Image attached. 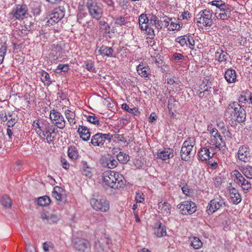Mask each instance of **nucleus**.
Wrapping results in <instances>:
<instances>
[{
    "label": "nucleus",
    "instance_id": "obj_60",
    "mask_svg": "<svg viewBox=\"0 0 252 252\" xmlns=\"http://www.w3.org/2000/svg\"><path fill=\"white\" fill-rule=\"evenodd\" d=\"M198 96L200 98H203L205 96V95L206 94V95L209 94V93L208 92V89H204V90L203 91H201L200 90L198 91L197 93Z\"/></svg>",
    "mask_w": 252,
    "mask_h": 252
},
{
    "label": "nucleus",
    "instance_id": "obj_64",
    "mask_svg": "<svg viewBox=\"0 0 252 252\" xmlns=\"http://www.w3.org/2000/svg\"><path fill=\"white\" fill-rule=\"evenodd\" d=\"M26 252H35L34 248L30 243H26Z\"/></svg>",
    "mask_w": 252,
    "mask_h": 252
},
{
    "label": "nucleus",
    "instance_id": "obj_51",
    "mask_svg": "<svg viewBox=\"0 0 252 252\" xmlns=\"http://www.w3.org/2000/svg\"><path fill=\"white\" fill-rule=\"evenodd\" d=\"M175 20H176L175 19H172V20L170 23L169 26L168 27V30L174 31V30H179L180 26L179 25H178L175 23Z\"/></svg>",
    "mask_w": 252,
    "mask_h": 252
},
{
    "label": "nucleus",
    "instance_id": "obj_49",
    "mask_svg": "<svg viewBox=\"0 0 252 252\" xmlns=\"http://www.w3.org/2000/svg\"><path fill=\"white\" fill-rule=\"evenodd\" d=\"M115 176L116 180H115V181L114 180L113 183H115V184L116 185L117 184H118V182L120 181V182H122L123 183V187H124L125 185V180L124 176L122 174H120L119 173H118V172H115Z\"/></svg>",
    "mask_w": 252,
    "mask_h": 252
},
{
    "label": "nucleus",
    "instance_id": "obj_2",
    "mask_svg": "<svg viewBox=\"0 0 252 252\" xmlns=\"http://www.w3.org/2000/svg\"><path fill=\"white\" fill-rule=\"evenodd\" d=\"M32 126L39 137L45 136L47 133L55 131V126L45 119L35 120L33 122Z\"/></svg>",
    "mask_w": 252,
    "mask_h": 252
},
{
    "label": "nucleus",
    "instance_id": "obj_12",
    "mask_svg": "<svg viewBox=\"0 0 252 252\" xmlns=\"http://www.w3.org/2000/svg\"><path fill=\"white\" fill-rule=\"evenodd\" d=\"M180 213L184 215H191L196 211L195 203L191 201L186 200L177 205Z\"/></svg>",
    "mask_w": 252,
    "mask_h": 252
},
{
    "label": "nucleus",
    "instance_id": "obj_31",
    "mask_svg": "<svg viewBox=\"0 0 252 252\" xmlns=\"http://www.w3.org/2000/svg\"><path fill=\"white\" fill-rule=\"evenodd\" d=\"M40 218L43 220H46L47 222L50 224L57 223L60 219L59 217L56 215H51L50 216H47L44 213H42L41 214Z\"/></svg>",
    "mask_w": 252,
    "mask_h": 252
},
{
    "label": "nucleus",
    "instance_id": "obj_56",
    "mask_svg": "<svg viewBox=\"0 0 252 252\" xmlns=\"http://www.w3.org/2000/svg\"><path fill=\"white\" fill-rule=\"evenodd\" d=\"M160 19L161 20V22L163 24V27L168 29V27L169 26L172 18H170L167 17H163L162 18H161Z\"/></svg>",
    "mask_w": 252,
    "mask_h": 252
},
{
    "label": "nucleus",
    "instance_id": "obj_14",
    "mask_svg": "<svg viewBox=\"0 0 252 252\" xmlns=\"http://www.w3.org/2000/svg\"><path fill=\"white\" fill-rule=\"evenodd\" d=\"M236 174H234L237 180V184L240 185L245 193H247L251 189V183L246 180L243 175L238 171H235Z\"/></svg>",
    "mask_w": 252,
    "mask_h": 252
},
{
    "label": "nucleus",
    "instance_id": "obj_43",
    "mask_svg": "<svg viewBox=\"0 0 252 252\" xmlns=\"http://www.w3.org/2000/svg\"><path fill=\"white\" fill-rule=\"evenodd\" d=\"M242 173L248 179H252V167L247 166L243 168Z\"/></svg>",
    "mask_w": 252,
    "mask_h": 252
},
{
    "label": "nucleus",
    "instance_id": "obj_50",
    "mask_svg": "<svg viewBox=\"0 0 252 252\" xmlns=\"http://www.w3.org/2000/svg\"><path fill=\"white\" fill-rule=\"evenodd\" d=\"M187 46H186V47H189L190 49H193L195 45V41L193 37L190 34H187Z\"/></svg>",
    "mask_w": 252,
    "mask_h": 252
},
{
    "label": "nucleus",
    "instance_id": "obj_48",
    "mask_svg": "<svg viewBox=\"0 0 252 252\" xmlns=\"http://www.w3.org/2000/svg\"><path fill=\"white\" fill-rule=\"evenodd\" d=\"M85 117H86L87 120L90 123L95 125H99V120L97 117L95 116L94 115L85 116Z\"/></svg>",
    "mask_w": 252,
    "mask_h": 252
},
{
    "label": "nucleus",
    "instance_id": "obj_9",
    "mask_svg": "<svg viewBox=\"0 0 252 252\" xmlns=\"http://www.w3.org/2000/svg\"><path fill=\"white\" fill-rule=\"evenodd\" d=\"M150 15L149 17L146 14H142L139 17V24L142 31H148V34L151 39L155 36V31L153 27H150Z\"/></svg>",
    "mask_w": 252,
    "mask_h": 252
},
{
    "label": "nucleus",
    "instance_id": "obj_40",
    "mask_svg": "<svg viewBox=\"0 0 252 252\" xmlns=\"http://www.w3.org/2000/svg\"><path fill=\"white\" fill-rule=\"evenodd\" d=\"M88 17V14L86 13L80 12L77 14V22L82 25H85V22Z\"/></svg>",
    "mask_w": 252,
    "mask_h": 252
},
{
    "label": "nucleus",
    "instance_id": "obj_45",
    "mask_svg": "<svg viewBox=\"0 0 252 252\" xmlns=\"http://www.w3.org/2000/svg\"><path fill=\"white\" fill-rule=\"evenodd\" d=\"M127 23V18L123 16H120L115 20V24L120 26L126 25Z\"/></svg>",
    "mask_w": 252,
    "mask_h": 252
},
{
    "label": "nucleus",
    "instance_id": "obj_18",
    "mask_svg": "<svg viewBox=\"0 0 252 252\" xmlns=\"http://www.w3.org/2000/svg\"><path fill=\"white\" fill-rule=\"evenodd\" d=\"M73 247L78 251L84 252L88 248V242L82 238H75L72 240Z\"/></svg>",
    "mask_w": 252,
    "mask_h": 252
},
{
    "label": "nucleus",
    "instance_id": "obj_17",
    "mask_svg": "<svg viewBox=\"0 0 252 252\" xmlns=\"http://www.w3.org/2000/svg\"><path fill=\"white\" fill-rule=\"evenodd\" d=\"M220 12H216V15L218 19L222 20L228 19L231 17V12L232 11L231 6L227 4L225 5V8L219 9Z\"/></svg>",
    "mask_w": 252,
    "mask_h": 252
},
{
    "label": "nucleus",
    "instance_id": "obj_27",
    "mask_svg": "<svg viewBox=\"0 0 252 252\" xmlns=\"http://www.w3.org/2000/svg\"><path fill=\"white\" fill-rule=\"evenodd\" d=\"M229 194L232 202L234 204H237L241 202V196L235 188H232L229 189Z\"/></svg>",
    "mask_w": 252,
    "mask_h": 252
},
{
    "label": "nucleus",
    "instance_id": "obj_21",
    "mask_svg": "<svg viewBox=\"0 0 252 252\" xmlns=\"http://www.w3.org/2000/svg\"><path fill=\"white\" fill-rule=\"evenodd\" d=\"M137 71L139 75L145 78H149L151 75V71L148 65L144 64L143 63H140L137 66Z\"/></svg>",
    "mask_w": 252,
    "mask_h": 252
},
{
    "label": "nucleus",
    "instance_id": "obj_7",
    "mask_svg": "<svg viewBox=\"0 0 252 252\" xmlns=\"http://www.w3.org/2000/svg\"><path fill=\"white\" fill-rule=\"evenodd\" d=\"M28 14V8L26 4H18L9 13L11 20L13 19L18 20H23Z\"/></svg>",
    "mask_w": 252,
    "mask_h": 252
},
{
    "label": "nucleus",
    "instance_id": "obj_23",
    "mask_svg": "<svg viewBox=\"0 0 252 252\" xmlns=\"http://www.w3.org/2000/svg\"><path fill=\"white\" fill-rule=\"evenodd\" d=\"M150 27L154 26L155 29L157 30L158 32L163 27L161 20H159L156 16L153 14H150Z\"/></svg>",
    "mask_w": 252,
    "mask_h": 252
},
{
    "label": "nucleus",
    "instance_id": "obj_28",
    "mask_svg": "<svg viewBox=\"0 0 252 252\" xmlns=\"http://www.w3.org/2000/svg\"><path fill=\"white\" fill-rule=\"evenodd\" d=\"M98 52L102 56H106L107 57H114V50L112 47L102 45L99 49Z\"/></svg>",
    "mask_w": 252,
    "mask_h": 252
},
{
    "label": "nucleus",
    "instance_id": "obj_5",
    "mask_svg": "<svg viewBox=\"0 0 252 252\" xmlns=\"http://www.w3.org/2000/svg\"><path fill=\"white\" fill-rule=\"evenodd\" d=\"M212 17L213 13L209 9L201 10L196 15V22L204 26L210 27L214 23Z\"/></svg>",
    "mask_w": 252,
    "mask_h": 252
},
{
    "label": "nucleus",
    "instance_id": "obj_24",
    "mask_svg": "<svg viewBox=\"0 0 252 252\" xmlns=\"http://www.w3.org/2000/svg\"><path fill=\"white\" fill-rule=\"evenodd\" d=\"M211 144L217 148H220L225 145V143L221 135L219 133L216 136H211Z\"/></svg>",
    "mask_w": 252,
    "mask_h": 252
},
{
    "label": "nucleus",
    "instance_id": "obj_61",
    "mask_svg": "<svg viewBox=\"0 0 252 252\" xmlns=\"http://www.w3.org/2000/svg\"><path fill=\"white\" fill-rule=\"evenodd\" d=\"M102 1L105 3L108 7L111 8L112 9H114V2L113 0H102Z\"/></svg>",
    "mask_w": 252,
    "mask_h": 252
},
{
    "label": "nucleus",
    "instance_id": "obj_20",
    "mask_svg": "<svg viewBox=\"0 0 252 252\" xmlns=\"http://www.w3.org/2000/svg\"><path fill=\"white\" fill-rule=\"evenodd\" d=\"M174 150L171 148H166L158 152L157 158L166 160L174 157Z\"/></svg>",
    "mask_w": 252,
    "mask_h": 252
},
{
    "label": "nucleus",
    "instance_id": "obj_11",
    "mask_svg": "<svg viewBox=\"0 0 252 252\" xmlns=\"http://www.w3.org/2000/svg\"><path fill=\"white\" fill-rule=\"evenodd\" d=\"M115 172L107 170L105 171L103 173V181L106 185L108 186L111 188L114 189H118L121 188H123V183L121 182H119L118 184L116 185L115 183H114V180L115 181Z\"/></svg>",
    "mask_w": 252,
    "mask_h": 252
},
{
    "label": "nucleus",
    "instance_id": "obj_10",
    "mask_svg": "<svg viewBox=\"0 0 252 252\" xmlns=\"http://www.w3.org/2000/svg\"><path fill=\"white\" fill-rule=\"evenodd\" d=\"M65 11L63 6H59L55 8L53 12L48 15L46 22L48 26L53 25L57 23L64 16Z\"/></svg>",
    "mask_w": 252,
    "mask_h": 252
},
{
    "label": "nucleus",
    "instance_id": "obj_47",
    "mask_svg": "<svg viewBox=\"0 0 252 252\" xmlns=\"http://www.w3.org/2000/svg\"><path fill=\"white\" fill-rule=\"evenodd\" d=\"M122 108L129 113L133 114L134 115H136V113L138 112V109L137 108L134 107L133 108H130L126 103H123L122 105Z\"/></svg>",
    "mask_w": 252,
    "mask_h": 252
},
{
    "label": "nucleus",
    "instance_id": "obj_38",
    "mask_svg": "<svg viewBox=\"0 0 252 252\" xmlns=\"http://www.w3.org/2000/svg\"><path fill=\"white\" fill-rule=\"evenodd\" d=\"M117 158L120 162L123 164H126L129 161V157L126 153L120 152L117 155Z\"/></svg>",
    "mask_w": 252,
    "mask_h": 252
},
{
    "label": "nucleus",
    "instance_id": "obj_30",
    "mask_svg": "<svg viewBox=\"0 0 252 252\" xmlns=\"http://www.w3.org/2000/svg\"><path fill=\"white\" fill-rule=\"evenodd\" d=\"M229 57V55L227 52L222 50H220V51H218L215 53V58L220 63L227 61Z\"/></svg>",
    "mask_w": 252,
    "mask_h": 252
},
{
    "label": "nucleus",
    "instance_id": "obj_55",
    "mask_svg": "<svg viewBox=\"0 0 252 252\" xmlns=\"http://www.w3.org/2000/svg\"><path fill=\"white\" fill-rule=\"evenodd\" d=\"M69 69V66L67 64H59L57 68V70H60L63 72H67Z\"/></svg>",
    "mask_w": 252,
    "mask_h": 252
},
{
    "label": "nucleus",
    "instance_id": "obj_41",
    "mask_svg": "<svg viewBox=\"0 0 252 252\" xmlns=\"http://www.w3.org/2000/svg\"><path fill=\"white\" fill-rule=\"evenodd\" d=\"M41 78L42 82L47 86L50 85L52 83L49 74L45 71H43L42 73Z\"/></svg>",
    "mask_w": 252,
    "mask_h": 252
},
{
    "label": "nucleus",
    "instance_id": "obj_44",
    "mask_svg": "<svg viewBox=\"0 0 252 252\" xmlns=\"http://www.w3.org/2000/svg\"><path fill=\"white\" fill-rule=\"evenodd\" d=\"M55 133V131H50L47 134H45V136L39 137L41 139H46L48 143H51L55 139V136L53 134Z\"/></svg>",
    "mask_w": 252,
    "mask_h": 252
},
{
    "label": "nucleus",
    "instance_id": "obj_3",
    "mask_svg": "<svg viewBox=\"0 0 252 252\" xmlns=\"http://www.w3.org/2000/svg\"><path fill=\"white\" fill-rule=\"evenodd\" d=\"M92 207L96 210L106 212L109 209V202L105 197L94 195L90 199Z\"/></svg>",
    "mask_w": 252,
    "mask_h": 252
},
{
    "label": "nucleus",
    "instance_id": "obj_13",
    "mask_svg": "<svg viewBox=\"0 0 252 252\" xmlns=\"http://www.w3.org/2000/svg\"><path fill=\"white\" fill-rule=\"evenodd\" d=\"M50 119L60 129H63L65 126V121L63 117L57 109H52L50 112Z\"/></svg>",
    "mask_w": 252,
    "mask_h": 252
},
{
    "label": "nucleus",
    "instance_id": "obj_35",
    "mask_svg": "<svg viewBox=\"0 0 252 252\" xmlns=\"http://www.w3.org/2000/svg\"><path fill=\"white\" fill-rule=\"evenodd\" d=\"M158 209L162 211L164 214L167 215L170 213V205L167 202H162L158 203Z\"/></svg>",
    "mask_w": 252,
    "mask_h": 252
},
{
    "label": "nucleus",
    "instance_id": "obj_54",
    "mask_svg": "<svg viewBox=\"0 0 252 252\" xmlns=\"http://www.w3.org/2000/svg\"><path fill=\"white\" fill-rule=\"evenodd\" d=\"M62 50H63V49L62 48V46L59 44H54L52 45V51L53 52H56V54L59 53V55H60Z\"/></svg>",
    "mask_w": 252,
    "mask_h": 252
},
{
    "label": "nucleus",
    "instance_id": "obj_19",
    "mask_svg": "<svg viewBox=\"0 0 252 252\" xmlns=\"http://www.w3.org/2000/svg\"><path fill=\"white\" fill-rule=\"evenodd\" d=\"M250 156V150L248 147L243 145L239 148L238 152V158L239 160L247 162L249 160Z\"/></svg>",
    "mask_w": 252,
    "mask_h": 252
},
{
    "label": "nucleus",
    "instance_id": "obj_16",
    "mask_svg": "<svg viewBox=\"0 0 252 252\" xmlns=\"http://www.w3.org/2000/svg\"><path fill=\"white\" fill-rule=\"evenodd\" d=\"M213 150V148L212 147L209 149L206 147L201 148L198 153L199 160L207 161L213 158L214 155Z\"/></svg>",
    "mask_w": 252,
    "mask_h": 252
},
{
    "label": "nucleus",
    "instance_id": "obj_8",
    "mask_svg": "<svg viewBox=\"0 0 252 252\" xmlns=\"http://www.w3.org/2000/svg\"><path fill=\"white\" fill-rule=\"evenodd\" d=\"M112 138L113 135L110 133H97L92 136L91 143L94 146L104 147L105 143H110Z\"/></svg>",
    "mask_w": 252,
    "mask_h": 252
},
{
    "label": "nucleus",
    "instance_id": "obj_15",
    "mask_svg": "<svg viewBox=\"0 0 252 252\" xmlns=\"http://www.w3.org/2000/svg\"><path fill=\"white\" fill-rule=\"evenodd\" d=\"M223 205H224L223 200L220 198H215L210 201L206 211L209 215L212 214Z\"/></svg>",
    "mask_w": 252,
    "mask_h": 252
},
{
    "label": "nucleus",
    "instance_id": "obj_29",
    "mask_svg": "<svg viewBox=\"0 0 252 252\" xmlns=\"http://www.w3.org/2000/svg\"><path fill=\"white\" fill-rule=\"evenodd\" d=\"M155 233L158 237H161L166 235L165 227L162 225L161 222H158L156 224Z\"/></svg>",
    "mask_w": 252,
    "mask_h": 252
},
{
    "label": "nucleus",
    "instance_id": "obj_22",
    "mask_svg": "<svg viewBox=\"0 0 252 252\" xmlns=\"http://www.w3.org/2000/svg\"><path fill=\"white\" fill-rule=\"evenodd\" d=\"M102 164L109 168L113 169L118 165L117 161L111 155L107 154L104 157Z\"/></svg>",
    "mask_w": 252,
    "mask_h": 252
},
{
    "label": "nucleus",
    "instance_id": "obj_4",
    "mask_svg": "<svg viewBox=\"0 0 252 252\" xmlns=\"http://www.w3.org/2000/svg\"><path fill=\"white\" fill-rule=\"evenodd\" d=\"M86 6L90 15L97 20H99L103 14L102 6L94 0H87Z\"/></svg>",
    "mask_w": 252,
    "mask_h": 252
},
{
    "label": "nucleus",
    "instance_id": "obj_25",
    "mask_svg": "<svg viewBox=\"0 0 252 252\" xmlns=\"http://www.w3.org/2000/svg\"><path fill=\"white\" fill-rule=\"evenodd\" d=\"M77 132L80 135V137L84 141H87L90 139L91 133L87 126H79Z\"/></svg>",
    "mask_w": 252,
    "mask_h": 252
},
{
    "label": "nucleus",
    "instance_id": "obj_37",
    "mask_svg": "<svg viewBox=\"0 0 252 252\" xmlns=\"http://www.w3.org/2000/svg\"><path fill=\"white\" fill-rule=\"evenodd\" d=\"M50 203L51 200L47 195L39 197L37 200L38 205L41 206H47L49 205Z\"/></svg>",
    "mask_w": 252,
    "mask_h": 252
},
{
    "label": "nucleus",
    "instance_id": "obj_26",
    "mask_svg": "<svg viewBox=\"0 0 252 252\" xmlns=\"http://www.w3.org/2000/svg\"><path fill=\"white\" fill-rule=\"evenodd\" d=\"M224 78L228 83H233L236 81V72L232 68L227 69L224 73Z\"/></svg>",
    "mask_w": 252,
    "mask_h": 252
},
{
    "label": "nucleus",
    "instance_id": "obj_32",
    "mask_svg": "<svg viewBox=\"0 0 252 252\" xmlns=\"http://www.w3.org/2000/svg\"><path fill=\"white\" fill-rule=\"evenodd\" d=\"M65 115L70 126H73L76 124L75 121V114L74 112L67 109L65 111Z\"/></svg>",
    "mask_w": 252,
    "mask_h": 252
},
{
    "label": "nucleus",
    "instance_id": "obj_62",
    "mask_svg": "<svg viewBox=\"0 0 252 252\" xmlns=\"http://www.w3.org/2000/svg\"><path fill=\"white\" fill-rule=\"evenodd\" d=\"M0 118L2 122H5L8 120L7 114L4 111H2L0 112Z\"/></svg>",
    "mask_w": 252,
    "mask_h": 252
},
{
    "label": "nucleus",
    "instance_id": "obj_34",
    "mask_svg": "<svg viewBox=\"0 0 252 252\" xmlns=\"http://www.w3.org/2000/svg\"><path fill=\"white\" fill-rule=\"evenodd\" d=\"M1 204L6 208H9L12 205V201L10 198L7 195H3L0 199Z\"/></svg>",
    "mask_w": 252,
    "mask_h": 252
},
{
    "label": "nucleus",
    "instance_id": "obj_63",
    "mask_svg": "<svg viewBox=\"0 0 252 252\" xmlns=\"http://www.w3.org/2000/svg\"><path fill=\"white\" fill-rule=\"evenodd\" d=\"M82 173L83 175L88 177H91L92 176L91 169L90 167L87 169L82 170Z\"/></svg>",
    "mask_w": 252,
    "mask_h": 252
},
{
    "label": "nucleus",
    "instance_id": "obj_57",
    "mask_svg": "<svg viewBox=\"0 0 252 252\" xmlns=\"http://www.w3.org/2000/svg\"><path fill=\"white\" fill-rule=\"evenodd\" d=\"M85 66L88 71H91L93 70L94 64L92 61H89L85 63Z\"/></svg>",
    "mask_w": 252,
    "mask_h": 252
},
{
    "label": "nucleus",
    "instance_id": "obj_46",
    "mask_svg": "<svg viewBox=\"0 0 252 252\" xmlns=\"http://www.w3.org/2000/svg\"><path fill=\"white\" fill-rule=\"evenodd\" d=\"M187 34L179 36L175 39L176 42L179 43L182 47L187 46Z\"/></svg>",
    "mask_w": 252,
    "mask_h": 252
},
{
    "label": "nucleus",
    "instance_id": "obj_42",
    "mask_svg": "<svg viewBox=\"0 0 252 252\" xmlns=\"http://www.w3.org/2000/svg\"><path fill=\"white\" fill-rule=\"evenodd\" d=\"M209 4L216 6L219 9L223 8V7L225 8V5L227 4V3H225V2L221 0H214L210 2Z\"/></svg>",
    "mask_w": 252,
    "mask_h": 252
},
{
    "label": "nucleus",
    "instance_id": "obj_52",
    "mask_svg": "<svg viewBox=\"0 0 252 252\" xmlns=\"http://www.w3.org/2000/svg\"><path fill=\"white\" fill-rule=\"evenodd\" d=\"M84 27V29L85 30L87 29H89L90 30H92L94 28V23L93 20H86L85 22V25H83Z\"/></svg>",
    "mask_w": 252,
    "mask_h": 252
},
{
    "label": "nucleus",
    "instance_id": "obj_6",
    "mask_svg": "<svg viewBox=\"0 0 252 252\" xmlns=\"http://www.w3.org/2000/svg\"><path fill=\"white\" fill-rule=\"evenodd\" d=\"M194 141L189 138L184 141L181 150V157L182 160L187 161L190 156H193L195 152H192V148L194 145Z\"/></svg>",
    "mask_w": 252,
    "mask_h": 252
},
{
    "label": "nucleus",
    "instance_id": "obj_33",
    "mask_svg": "<svg viewBox=\"0 0 252 252\" xmlns=\"http://www.w3.org/2000/svg\"><path fill=\"white\" fill-rule=\"evenodd\" d=\"M67 155L69 158L76 159L78 157L77 150L74 146H69L68 148Z\"/></svg>",
    "mask_w": 252,
    "mask_h": 252
},
{
    "label": "nucleus",
    "instance_id": "obj_39",
    "mask_svg": "<svg viewBox=\"0 0 252 252\" xmlns=\"http://www.w3.org/2000/svg\"><path fill=\"white\" fill-rule=\"evenodd\" d=\"M190 245L194 249H198L201 248L202 243L198 238L194 237L191 238Z\"/></svg>",
    "mask_w": 252,
    "mask_h": 252
},
{
    "label": "nucleus",
    "instance_id": "obj_1",
    "mask_svg": "<svg viewBox=\"0 0 252 252\" xmlns=\"http://www.w3.org/2000/svg\"><path fill=\"white\" fill-rule=\"evenodd\" d=\"M224 115L239 123L244 122L246 117L245 110L235 101L228 104L225 109Z\"/></svg>",
    "mask_w": 252,
    "mask_h": 252
},
{
    "label": "nucleus",
    "instance_id": "obj_36",
    "mask_svg": "<svg viewBox=\"0 0 252 252\" xmlns=\"http://www.w3.org/2000/svg\"><path fill=\"white\" fill-rule=\"evenodd\" d=\"M62 189L61 188L56 186L54 188V190L52 192L53 196L58 201H62L63 200V195L60 193Z\"/></svg>",
    "mask_w": 252,
    "mask_h": 252
},
{
    "label": "nucleus",
    "instance_id": "obj_53",
    "mask_svg": "<svg viewBox=\"0 0 252 252\" xmlns=\"http://www.w3.org/2000/svg\"><path fill=\"white\" fill-rule=\"evenodd\" d=\"M41 12V6L38 3L35 4L32 8V12L34 16H37Z\"/></svg>",
    "mask_w": 252,
    "mask_h": 252
},
{
    "label": "nucleus",
    "instance_id": "obj_58",
    "mask_svg": "<svg viewBox=\"0 0 252 252\" xmlns=\"http://www.w3.org/2000/svg\"><path fill=\"white\" fill-rule=\"evenodd\" d=\"M222 182V179L221 177H220V176L216 177L215 178V181H214L215 186L216 188L219 187L221 185Z\"/></svg>",
    "mask_w": 252,
    "mask_h": 252
},
{
    "label": "nucleus",
    "instance_id": "obj_59",
    "mask_svg": "<svg viewBox=\"0 0 252 252\" xmlns=\"http://www.w3.org/2000/svg\"><path fill=\"white\" fill-rule=\"evenodd\" d=\"M17 120L15 118H11L7 122V126L8 127H13L16 123Z\"/></svg>",
    "mask_w": 252,
    "mask_h": 252
}]
</instances>
